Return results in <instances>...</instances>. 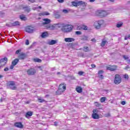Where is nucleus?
Instances as JSON below:
<instances>
[{
  "label": "nucleus",
  "mask_w": 130,
  "mask_h": 130,
  "mask_svg": "<svg viewBox=\"0 0 130 130\" xmlns=\"http://www.w3.org/2000/svg\"><path fill=\"white\" fill-rule=\"evenodd\" d=\"M73 28L74 26L72 25L63 24L61 28V31L63 33H70Z\"/></svg>",
  "instance_id": "nucleus-1"
},
{
  "label": "nucleus",
  "mask_w": 130,
  "mask_h": 130,
  "mask_svg": "<svg viewBox=\"0 0 130 130\" xmlns=\"http://www.w3.org/2000/svg\"><path fill=\"white\" fill-rule=\"evenodd\" d=\"M66 86L63 84H60L58 87V89L56 91V95H60L61 93L66 91Z\"/></svg>",
  "instance_id": "nucleus-2"
},
{
  "label": "nucleus",
  "mask_w": 130,
  "mask_h": 130,
  "mask_svg": "<svg viewBox=\"0 0 130 130\" xmlns=\"http://www.w3.org/2000/svg\"><path fill=\"white\" fill-rule=\"evenodd\" d=\"M7 87L9 89H11V90H16L17 87L15 85V82L13 81H10L7 84Z\"/></svg>",
  "instance_id": "nucleus-3"
},
{
  "label": "nucleus",
  "mask_w": 130,
  "mask_h": 130,
  "mask_svg": "<svg viewBox=\"0 0 130 130\" xmlns=\"http://www.w3.org/2000/svg\"><path fill=\"white\" fill-rule=\"evenodd\" d=\"M72 5L74 6V7H79V6H82V7H86V3L83 2V1H79L78 2H72Z\"/></svg>",
  "instance_id": "nucleus-4"
},
{
  "label": "nucleus",
  "mask_w": 130,
  "mask_h": 130,
  "mask_svg": "<svg viewBox=\"0 0 130 130\" xmlns=\"http://www.w3.org/2000/svg\"><path fill=\"white\" fill-rule=\"evenodd\" d=\"M104 24V21L103 20H99L95 21L94 23V26L95 29H100L102 24Z\"/></svg>",
  "instance_id": "nucleus-5"
},
{
  "label": "nucleus",
  "mask_w": 130,
  "mask_h": 130,
  "mask_svg": "<svg viewBox=\"0 0 130 130\" xmlns=\"http://www.w3.org/2000/svg\"><path fill=\"white\" fill-rule=\"evenodd\" d=\"M120 83H121V77H120V75L116 74L115 75L114 83L116 85H118V84H120Z\"/></svg>",
  "instance_id": "nucleus-6"
},
{
  "label": "nucleus",
  "mask_w": 130,
  "mask_h": 130,
  "mask_svg": "<svg viewBox=\"0 0 130 130\" xmlns=\"http://www.w3.org/2000/svg\"><path fill=\"white\" fill-rule=\"evenodd\" d=\"M96 14L98 16H99V17H101V18H103V17H106V16H107V12L103 10L98 11L96 12Z\"/></svg>",
  "instance_id": "nucleus-7"
},
{
  "label": "nucleus",
  "mask_w": 130,
  "mask_h": 130,
  "mask_svg": "<svg viewBox=\"0 0 130 130\" xmlns=\"http://www.w3.org/2000/svg\"><path fill=\"white\" fill-rule=\"evenodd\" d=\"M19 25H20V22L19 21H14L13 23H9L6 24V26L10 27H17Z\"/></svg>",
  "instance_id": "nucleus-8"
},
{
  "label": "nucleus",
  "mask_w": 130,
  "mask_h": 130,
  "mask_svg": "<svg viewBox=\"0 0 130 130\" xmlns=\"http://www.w3.org/2000/svg\"><path fill=\"white\" fill-rule=\"evenodd\" d=\"M92 112V117L93 119H99V118H100L99 115L97 114V112H98V110H97V109H93Z\"/></svg>",
  "instance_id": "nucleus-9"
},
{
  "label": "nucleus",
  "mask_w": 130,
  "mask_h": 130,
  "mask_svg": "<svg viewBox=\"0 0 130 130\" xmlns=\"http://www.w3.org/2000/svg\"><path fill=\"white\" fill-rule=\"evenodd\" d=\"M26 73L28 76H33L36 74V70L34 68H30L27 70Z\"/></svg>",
  "instance_id": "nucleus-10"
},
{
  "label": "nucleus",
  "mask_w": 130,
  "mask_h": 130,
  "mask_svg": "<svg viewBox=\"0 0 130 130\" xmlns=\"http://www.w3.org/2000/svg\"><path fill=\"white\" fill-rule=\"evenodd\" d=\"M106 69L108 71L114 72V71H116V70H117V66L109 65L106 67Z\"/></svg>",
  "instance_id": "nucleus-11"
},
{
  "label": "nucleus",
  "mask_w": 130,
  "mask_h": 130,
  "mask_svg": "<svg viewBox=\"0 0 130 130\" xmlns=\"http://www.w3.org/2000/svg\"><path fill=\"white\" fill-rule=\"evenodd\" d=\"M18 62H19V59H15L13 61H12L11 65L10 66L9 69H10V70H13L15 66L18 64Z\"/></svg>",
  "instance_id": "nucleus-12"
},
{
  "label": "nucleus",
  "mask_w": 130,
  "mask_h": 130,
  "mask_svg": "<svg viewBox=\"0 0 130 130\" xmlns=\"http://www.w3.org/2000/svg\"><path fill=\"white\" fill-rule=\"evenodd\" d=\"M25 31L27 33H33L34 28L31 26H28L25 27Z\"/></svg>",
  "instance_id": "nucleus-13"
},
{
  "label": "nucleus",
  "mask_w": 130,
  "mask_h": 130,
  "mask_svg": "<svg viewBox=\"0 0 130 130\" xmlns=\"http://www.w3.org/2000/svg\"><path fill=\"white\" fill-rule=\"evenodd\" d=\"M7 62H8V58L7 57H5L0 60V63L2 67L6 66Z\"/></svg>",
  "instance_id": "nucleus-14"
},
{
  "label": "nucleus",
  "mask_w": 130,
  "mask_h": 130,
  "mask_svg": "<svg viewBox=\"0 0 130 130\" xmlns=\"http://www.w3.org/2000/svg\"><path fill=\"white\" fill-rule=\"evenodd\" d=\"M18 58L23 60L25 58H27V54L24 53H21L18 56Z\"/></svg>",
  "instance_id": "nucleus-15"
},
{
  "label": "nucleus",
  "mask_w": 130,
  "mask_h": 130,
  "mask_svg": "<svg viewBox=\"0 0 130 130\" xmlns=\"http://www.w3.org/2000/svg\"><path fill=\"white\" fill-rule=\"evenodd\" d=\"M14 125L16 127H19V128H23L24 127V125H23V124H22V122H15Z\"/></svg>",
  "instance_id": "nucleus-16"
},
{
  "label": "nucleus",
  "mask_w": 130,
  "mask_h": 130,
  "mask_svg": "<svg viewBox=\"0 0 130 130\" xmlns=\"http://www.w3.org/2000/svg\"><path fill=\"white\" fill-rule=\"evenodd\" d=\"M56 25H58V24H55L53 25H51L50 24H48L46 26V29H49L50 30H54L55 26Z\"/></svg>",
  "instance_id": "nucleus-17"
},
{
  "label": "nucleus",
  "mask_w": 130,
  "mask_h": 130,
  "mask_svg": "<svg viewBox=\"0 0 130 130\" xmlns=\"http://www.w3.org/2000/svg\"><path fill=\"white\" fill-rule=\"evenodd\" d=\"M43 25H47V24H50V22H51V20L48 18H44L43 19Z\"/></svg>",
  "instance_id": "nucleus-18"
},
{
  "label": "nucleus",
  "mask_w": 130,
  "mask_h": 130,
  "mask_svg": "<svg viewBox=\"0 0 130 130\" xmlns=\"http://www.w3.org/2000/svg\"><path fill=\"white\" fill-rule=\"evenodd\" d=\"M65 42H73L75 41V39L73 38H66L64 39Z\"/></svg>",
  "instance_id": "nucleus-19"
},
{
  "label": "nucleus",
  "mask_w": 130,
  "mask_h": 130,
  "mask_svg": "<svg viewBox=\"0 0 130 130\" xmlns=\"http://www.w3.org/2000/svg\"><path fill=\"white\" fill-rule=\"evenodd\" d=\"M56 43H57V41L54 40H52L48 42V44H49V45H53L54 44H56Z\"/></svg>",
  "instance_id": "nucleus-20"
},
{
  "label": "nucleus",
  "mask_w": 130,
  "mask_h": 130,
  "mask_svg": "<svg viewBox=\"0 0 130 130\" xmlns=\"http://www.w3.org/2000/svg\"><path fill=\"white\" fill-rule=\"evenodd\" d=\"M50 15V13L48 12H44L39 14V16H49Z\"/></svg>",
  "instance_id": "nucleus-21"
},
{
  "label": "nucleus",
  "mask_w": 130,
  "mask_h": 130,
  "mask_svg": "<svg viewBox=\"0 0 130 130\" xmlns=\"http://www.w3.org/2000/svg\"><path fill=\"white\" fill-rule=\"evenodd\" d=\"M76 90L78 93H82L83 92V88L80 86H77Z\"/></svg>",
  "instance_id": "nucleus-22"
},
{
  "label": "nucleus",
  "mask_w": 130,
  "mask_h": 130,
  "mask_svg": "<svg viewBox=\"0 0 130 130\" xmlns=\"http://www.w3.org/2000/svg\"><path fill=\"white\" fill-rule=\"evenodd\" d=\"M32 115H33V112L29 111L26 112L25 114V117L28 118V117H30V116H32Z\"/></svg>",
  "instance_id": "nucleus-23"
},
{
  "label": "nucleus",
  "mask_w": 130,
  "mask_h": 130,
  "mask_svg": "<svg viewBox=\"0 0 130 130\" xmlns=\"http://www.w3.org/2000/svg\"><path fill=\"white\" fill-rule=\"evenodd\" d=\"M23 10H24L25 12H27V13H29L31 11V8H30L28 6H25L23 8Z\"/></svg>",
  "instance_id": "nucleus-24"
},
{
  "label": "nucleus",
  "mask_w": 130,
  "mask_h": 130,
  "mask_svg": "<svg viewBox=\"0 0 130 130\" xmlns=\"http://www.w3.org/2000/svg\"><path fill=\"white\" fill-rule=\"evenodd\" d=\"M106 43H108L107 41L105 40V39L102 40L101 44V46H102V47H104V46H105V44H106Z\"/></svg>",
  "instance_id": "nucleus-25"
},
{
  "label": "nucleus",
  "mask_w": 130,
  "mask_h": 130,
  "mask_svg": "<svg viewBox=\"0 0 130 130\" xmlns=\"http://www.w3.org/2000/svg\"><path fill=\"white\" fill-rule=\"evenodd\" d=\"M94 106H95V107H98V108L99 109H101V104H100L99 102H94Z\"/></svg>",
  "instance_id": "nucleus-26"
},
{
  "label": "nucleus",
  "mask_w": 130,
  "mask_h": 130,
  "mask_svg": "<svg viewBox=\"0 0 130 130\" xmlns=\"http://www.w3.org/2000/svg\"><path fill=\"white\" fill-rule=\"evenodd\" d=\"M88 37L87 36H83L82 37H81L80 39L81 40H83V41H86L87 40H88Z\"/></svg>",
  "instance_id": "nucleus-27"
},
{
  "label": "nucleus",
  "mask_w": 130,
  "mask_h": 130,
  "mask_svg": "<svg viewBox=\"0 0 130 130\" xmlns=\"http://www.w3.org/2000/svg\"><path fill=\"white\" fill-rule=\"evenodd\" d=\"M47 35H48V34L47 33V32L45 31L42 34L41 37L42 38H45V37H46Z\"/></svg>",
  "instance_id": "nucleus-28"
},
{
  "label": "nucleus",
  "mask_w": 130,
  "mask_h": 130,
  "mask_svg": "<svg viewBox=\"0 0 130 130\" xmlns=\"http://www.w3.org/2000/svg\"><path fill=\"white\" fill-rule=\"evenodd\" d=\"M20 19L22 21H26L27 20V18L25 17L23 15H21L20 16Z\"/></svg>",
  "instance_id": "nucleus-29"
},
{
  "label": "nucleus",
  "mask_w": 130,
  "mask_h": 130,
  "mask_svg": "<svg viewBox=\"0 0 130 130\" xmlns=\"http://www.w3.org/2000/svg\"><path fill=\"white\" fill-rule=\"evenodd\" d=\"M34 61H35V62H41L42 60L40 58H36L34 59Z\"/></svg>",
  "instance_id": "nucleus-30"
},
{
  "label": "nucleus",
  "mask_w": 130,
  "mask_h": 130,
  "mask_svg": "<svg viewBox=\"0 0 130 130\" xmlns=\"http://www.w3.org/2000/svg\"><path fill=\"white\" fill-rule=\"evenodd\" d=\"M101 102L102 103H103V102H105V101L106 100V97H102L100 99Z\"/></svg>",
  "instance_id": "nucleus-31"
},
{
  "label": "nucleus",
  "mask_w": 130,
  "mask_h": 130,
  "mask_svg": "<svg viewBox=\"0 0 130 130\" xmlns=\"http://www.w3.org/2000/svg\"><path fill=\"white\" fill-rule=\"evenodd\" d=\"M38 102H39V103H43V102H46V101L42 99H38Z\"/></svg>",
  "instance_id": "nucleus-32"
},
{
  "label": "nucleus",
  "mask_w": 130,
  "mask_h": 130,
  "mask_svg": "<svg viewBox=\"0 0 130 130\" xmlns=\"http://www.w3.org/2000/svg\"><path fill=\"white\" fill-rule=\"evenodd\" d=\"M82 30H88V26H86V25H82Z\"/></svg>",
  "instance_id": "nucleus-33"
},
{
  "label": "nucleus",
  "mask_w": 130,
  "mask_h": 130,
  "mask_svg": "<svg viewBox=\"0 0 130 130\" xmlns=\"http://www.w3.org/2000/svg\"><path fill=\"white\" fill-rule=\"evenodd\" d=\"M84 51H85V52H88V51H89V47L87 46L84 47Z\"/></svg>",
  "instance_id": "nucleus-34"
},
{
  "label": "nucleus",
  "mask_w": 130,
  "mask_h": 130,
  "mask_svg": "<svg viewBox=\"0 0 130 130\" xmlns=\"http://www.w3.org/2000/svg\"><path fill=\"white\" fill-rule=\"evenodd\" d=\"M122 23H118L116 25L117 28H120L122 26Z\"/></svg>",
  "instance_id": "nucleus-35"
},
{
  "label": "nucleus",
  "mask_w": 130,
  "mask_h": 130,
  "mask_svg": "<svg viewBox=\"0 0 130 130\" xmlns=\"http://www.w3.org/2000/svg\"><path fill=\"white\" fill-rule=\"evenodd\" d=\"M128 39H130V34L125 36L124 37V40H127Z\"/></svg>",
  "instance_id": "nucleus-36"
},
{
  "label": "nucleus",
  "mask_w": 130,
  "mask_h": 130,
  "mask_svg": "<svg viewBox=\"0 0 130 130\" xmlns=\"http://www.w3.org/2000/svg\"><path fill=\"white\" fill-rule=\"evenodd\" d=\"M76 35H82V32L81 31H77L75 32Z\"/></svg>",
  "instance_id": "nucleus-37"
},
{
  "label": "nucleus",
  "mask_w": 130,
  "mask_h": 130,
  "mask_svg": "<svg viewBox=\"0 0 130 130\" xmlns=\"http://www.w3.org/2000/svg\"><path fill=\"white\" fill-rule=\"evenodd\" d=\"M123 78L125 79V80H128V75L127 74H125L123 76Z\"/></svg>",
  "instance_id": "nucleus-38"
},
{
  "label": "nucleus",
  "mask_w": 130,
  "mask_h": 130,
  "mask_svg": "<svg viewBox=\"0 0 130 130\" xmlns=\"http://www.w3.org/2000/svg\"><path fill=\"white\" fill-rule=\"evenodd\" d=\"M55 17L56 18V19H59L60 15L57 14H54Z\"/></svg>",
  "instance_id": "nucleus-39"
},
{
  "label": "nucleus",
  "mask_w": 130,
  "mask_h": 130,
  "mask_svg": "<svg viewBox=\"0 0 130 130\" xmlns=\"http://www.w3.org/2000/svg\"><path fill=\"white\" fill-rule=\"evenodd\" d=\"M103 73H104V71H103V70H101L98 72V75H102Z\"/></svg>",
  "instance_id": "nucleus-40"
},
{
  "label": "nucleus",
  "mask_w": 130,
  "mask_h": 130,
  "mask_svg": "<svg viewBox=\"0 0 130 130\" xmlns=\"http://www.w3.org/2000/svg\"><path fill=\"white\" fill-rule=\"evenodd\" d=\"M62 12L64 13V14H68V13H69V11L66 9H63L62 10Z\"/></svg>",
  "instance_id": "nucleus-41"
},
{
  "label": "nucleus",
  "mask_w": 130,
  "mask_h": 130,
  "mask_svg": "<svg viewBox=\"0 0 130 130\" xmlns=\"http://www.w3.org/2000/svg\"><path fill=\"white\" fill-rule=\"evenodd\" d=\"M105 116H106V117H110V116H111V115H110V114L109 113H108L107 114H105Z\"/></svg>",
  "instance_id": "nucleus-42"
},
{
  "label": "nucleus",
  "mask_w": 130,
  "mask_h": 130,
  "mask_svg": "<svg viewBox=\"0 0 130 130\" xmlns=\"http://www.w3.org/2000/svg\"><path fill=\"white\" fill-rule=\"evenodd\" d=\"M123 58L125 59V60H126V59L128 60V57L127 56L123 55Z\"/></svg>",
  "instance_id": "nucleus-43"
},
{
  "label": "nucleus",
  "mask_w": 130,
  "mask_h": 130,
  "mask_svg": "<svg viewBox=\"0 0 130 130\" xmlns=\"http://www.w3.org/2000/svg\"><path fill=\"white\" fill-rule=\"evenodd\" d=\"M83 74H84V72L82 71H80L78 72V75H79V76H82L83 75Z\"/></svg>",
  "instance_id": "nucleus-44"
},
{
  "label": "nucleus",
  "mask_w": 130,
  "mask_h": 130,
  "mask_svg": "<svg viewBox=\"0 0 130 130\" xmlns=\"http://www.w3.org/2000/svg\"><path fill=\"white\" fill-rule=\"evenodd\" d=\"M57 1L60 4H62V3H64V0H57Z\"/></svg>",
  "instance_id": "nucleus-45"
},
{
  "label": "nucleus",
  "mask_w": 130,
  "mask_h": 130,
  "mask_svg": "<svg viewBox=\"0 0 130 130\" xmlns=\"http://www.w3.org/2000/svg\"><path fill=\"white\" fill-rule=\"evenodd\" d=\"M99 78H100V79H102L104 78V77L103 76V75H102V74L99 75Z\"/></svg>",
  "instance_id": "nucleus-46"
},
{
  "label": "nucleus",
  "mask_w": 130,
  "mask_h": 130,
  "mask_svg": "<svg viewBox=\"0 0 130 130\" xmlns=\"http://www.w3.org/2000/svg\"><path fill=\"white\" fill-rule=\"evenodd\" d=\"M20 52H21V50H17L16 51L15 53H16V54H19V53H20Z\"/></svg>",
  "instance_id": "nucleus-47"
},
{
  "label": "nucleus",
  "mask_w": 130,
  "mask_h": 130,
  "mask_svg": "<svg viewBox=\"0 0 130 130\" xmlns=\"http://www.w3.org/2000/svg\"><path fill=\"white\" fill-rule=\"evenodd\" d=\"M77 30H82V26H78L77 28Z\"/></svg>",
  "instance_id": "nucleus-48"
},
{
  "label": "nucleus",
  "mask_w": 130,
  "mask_h": 130,
  "mask_svg": "<svg viewBox=\"0 0 130 130\" xmlns=\"http://www.w3.org/2000/svg\"><path fill=\"white\" fill-rule=\"evenodd\" d=\"M26 45H29V40H26L25 42Z\"/></svg>",
  "instance_id": "nucleus-49"
},
{
  "label": "nucleus",
  "mask_w": 130,
  "mask_h": 130,
  "mask_svg": "<svg viewBox=\"0 0 130 130\" xmlns=\"http://www.w3.org/2000/svg\"><path fill=\"white\" fill-rule=\"evenodd\" d=\"M125 103H126L125 101H123L121 102V104L122 105H125Z\"/></svg>",
  "instance_id": "nucleus-50"
},
{
  "label": "nucleus",
  "mask_w": 130,
  "mask_h": 130,
  "mask_svg": "<svg viewBox=\"0 0 130 130\" xmlns=\"http://www.w3.org/2000/svg\"><path fill=\"white\" fill-rule=\"evenodd\" d=\"M8 71H9V68H6L4 69L5 72H8Z\"/></svg>",
  "instance_id": "nucleus-51"
},
{
  "label": "nucleus",
  "mask_w": 130,
  "mask_h": 130,
  "mask_svg": "<svg viewBox=\"0 0 130 130\" xmlns=\"http://www.w3.org/2000/svg\"><path fill=\"white\" fill-rule=\"evenodd\" d=\"M91 68H93L94 69V68H96V66L94 65V64H92Z\"/></svg>",
  "instance_id": "nucleus-52"
},
{
  "label": "nucleus",
  "mask_w": 130,
  "mask_h": 130,
  "mask_svg": "<svg viewBox=\"0 0 130 130\" xmlns=\"http://www.w3.org/2000/svg\"><path fill=\"white\" fill-rule=\"evenodd\" d=\"M28 1H29V2H30V3H35V0H28Z\"/></svg>",
  "instance_id": "nucleus-53"
},
{
  "label": "nucleus",
  "mask_w": 130,
  "mask_h": 130,
  "mask_svg": "<svg viewBox=\"0 0 130 130\" xmlns=\"http://www.w3.org/2000/svg\"><path fill=\"white\" fill-rule=\"evenodd\" d=\"M129 69V67L128 66H126L124 68V70H128Z\"/></svg>",
  "instance_id": "nucleus-54"
},
{
  "label": "nucleus",
  "mask_w": 130,
  "mask_h": 130,
  "mask_svg": "<svg viewBox=\"0 0 130 130\" xmlns=\"http://www.w3.org/2000/svg\"><path fill=\"white\" fill-rule=\"evenodd\" d=\"M54 125H55V126H57V124H58V123L57 122H54Z\"/></svg>",
  "instance_id": "nucleus-55"
},
{
  "label": "nucleus",
  "mask_w": 130,
  "mask_h": 130,
  "mask_svg": "<svg viewBox=\"0 0 130 130\" xmlns=\"http://www.w3.org/2000/svg\"><path fill=\"white\" fill-rule=\"evenodd\" d=\"M90 3H94L95 2V0H89Z\"/></svg>",
  "instance_id": "nucleus-56"
},
{
  "label": "nucleus",
  "mask_w": 130,
  "mask_h": 130,
  "mask_svg": "<svg viewBox=\"0 0 130 130\" xmlns=\"http://www.w3.org/2000/svg\"><path fill=\"white\" fill-rule=\"evenodd\" d=\"M127 63L130 64V59L127 60Z\"/></svg>",
  "instance_id": "nucleus-57"
},
{
  "label": "nucleus",
  "mask_w": 130,
  "mask_h": 130,
  "mask_svg": "<svg viewBox=\"0 0 130 130\" xmlns=\"http://www.w3.org/2000/svg\"><path fill=\"white\" fill-rule=\"evenodd\" d=\"M2 78H4V76L0 75V79H2Z\"/></svg>",
  "instance_id": "nucleus-58"
},
{
  "label": "nucleus",
  "mask_w": 130,
  "mask_h": 130,
  "mask_svg": "<svg viewBox=\"0 0 130 130\" xmlns=\"http://www.w3.org/2000/svg\"><path fill=\"white\" fill-rule=\"evenodd\" d=\"M91 41L95 42L96 41V40H95V39H91Z\"/></svg>",
  "instance_id": "nucleus-59"
},
{
  "label": "nucleus",
  "mask_w": 130,
  "mask_h": 130,
  "mask_svg": "<svg viewBox=\"0 0 130 130\" xmlns=\"http://www.w3.org/2000/svg\"><path fill=\"white\" fill-rule=\"evenodd\" d=\"M29 103H30V102H29V101H27L25 102L26 104H29Z\"/></svg>",
  "instance_id": "nucleus-60"
},
{
  "label": "nucleus",
  "mask_w": 130,
  "mask_h": 130,
  "mask_svg": "<svg viewBox=\"0 0 130 130\" xmlns=\"http://www.w3.org/2000/svg\"><path fill=\"white\" fill-rule=\"evenodd\" d=\"M110 2H111V3H114L115 0H109Z\"/></svg>",
  "instance_id": "nucleus-61"
},
{
  "label": "nucleus",
  "mask_w": 130,
  "mask_h": 130,
  "mask_svg": "<svg viewBox=\"0 0 130 130\" xmlns=\"http://www.w3.org/2000/svg\"><path fill=\"white\" fill-rule=\"evenodd\" d=\"M37 9H42V7L40 6V7H38L37 8Z\"/></svg>",
  "instance_id": "nucleus-62"
},
{
  "label": "nucleus",
  "mask_w": 130,
  "mask_h": 130,
  "mask_svg": "<svg viewBox=\"0 0 130 130\" xmlns=\"http://www.w3.org/2000/svg\"><path fill=\"white\" fill-rule=\"evenodd\" d=\"M0 102H3V99L1 98V99H0Z\"/></svg>",
  "instance_id": "nucleus-63"
},
{
  "label": "nucleus",
  "mask_w": 130,
  "mask_h": 130,
  "mask_svg": "<svg viewBox=\"0 0 130 130\" xmlns=\"http://www.w3.org/2000/svg\"><path fill=\"white\" fill-rule=\"evenodd\" d=\"M127 4H128V5H129V4H130V1H128V2H127Z\"/></svg>",
  "instance_id": "nucleus-64"
}]
</instances>
